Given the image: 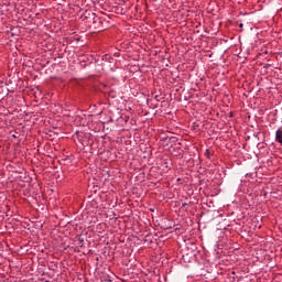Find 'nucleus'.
I'll return each mask as SVG.
<instances>
[{"mask_svg":"<svg viewBox=\"0 0 282 282\" xmlns=\"http://www.w3.org/2000/svg\"><path fill=\"white\" fill-rule=\"evenodd\" d=\"M275 142L282 144V129H278L275 132Z\"/></svg>","mask_w":282,"mask_h":282,"instance_id":"1","label":"nucleus"},{"mask_svg":"<svg viewBox=\"0 0 282 282\" xmlns=\"http://www.w3.org/2000/svg\"><path fill=\"white\" fill-rule=\"evenodd\" d=\"M240 28H243V24H240Z\"/></svg>","mask_w":282,"mask_h":282,"instance_id":"2","label":"nucleus"}]
</instances>
